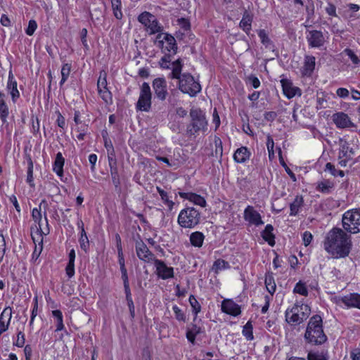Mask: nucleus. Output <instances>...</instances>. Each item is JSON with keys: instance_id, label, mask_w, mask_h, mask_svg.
<instances>
[{"instance_id": "obj_16", "label": "nucleus", "mask_w": 360, "mask_h": 360, "mask_svg": "<svg viewBox=\"0 0 360 360\" xmlns=\"http://www.w3.org/2000/svg\"><path fill=\"white\" fill-rule=\"evenodd\" d=\"M243 218L250 225L259 226L264 224L260 213L252 205H248L245 208Z\"/></svg>"}, {"instance_id": "obj_50", "label": "nucleus", "mask_w": 360, "mask_h": 360, "mask_svg": "<svg viewBox=\"0 0 360 360\" xmlns=\"http://www.w3.org/2000/svg\"><path fill=\"white\" fill-rule=\"evenodd\" d=\"M266 148L268 150L269 159L270 161H271L275 158V152H274V141L270 134H268L266 136Z\"/></svg>"}, {"instance_id": "obj_21", "label": "nucleus", "mask_w": 360, "mask_h": 360, "mask_svg": "<svg viewBox=\"0 0 360 360\" xmlns=\"http://www.w3.org/2000/svg\"><path fill=\"white\" fill-rule=\"evenodd\" d=\"M333 121L338 129L356 127V125L351 121L348 115L343 112H338L333 114Z\"/></svg>"}, {"instance_id": "obj_59", "label": "nucleus", "mask_w": 360, "mask_h": 360, "mask_svg": "<svg viewBox=\"0 0 360 360\" xmlns=\"http://www.w3.org/2000/svg\"><path fill=\"white\" fill-rule=\"evenodd\" d=\"M25 343V335L23 331L19 330L17 333L16 339L13 341V345L17 347H23Z\"/></svg>"}, {"instance_id": "obj_61", "label": "nucleus", "mask_w": 360, "mask_h": 360, "mask_svg": "<svg viewBox=\"0 0 360 360\" xmlns=\"http://www.w3.org/2000/svg\"><path fill=\"white\" fill-rule=\"evenodd\" d=\"M55 114L57 115V119L56 120V125L64 131L66 128L65 118L61 114L59 110H56L55 111Z\"/></svg>"}, {"instance_id": "obj_34", "label": "nucleus", "mask_w": 360, "mask_h": 360, "mask_svg": "<svg viewBox=\"0 0 360 360\" xmlns=\"http://www.w3.org/2000/svg\"><path fill=\"white\" fill-rule=\"evenodd\" d=\"M304 205V198L302 195H297L294 200L290 204V216L295 217L298 214L300 209Z\"/></svg>"}, {"instance_id": "obj_13", "label": "nucleus", "mask_w": 360, "mask_h": 360, "mask_svg": "<svg viewBox=\"0 0 360 360\" xmlns=\"http://www.w3.org/2000/svg\"><path fill=\"white\" fill-rule=\"evenodd\" d=\"M6 89L10 96L11 102L15 105L20 98V93L18 89V82L13 73L11 65L8 71Z\"/></svg>"}, {"instance_id": "obj_46", "label": "nucleus", "mask_w": 360, "mask_h": 360, "mask_svg": "<svg viewBox=\"0 0 360 360\" xmlns=\"http://www.w3.org/2000/svg\"><path fill=\"white\" fill-rule=\"evenodd\" d=\"M97 90L99 96L106 105H111L112 103V94L108 88Z\"/></svg>"}, {"instance_id": "obj_14", "label": "nucleus", "mask_w": 360, "mask_h": 360, "mask_svg": "<svg viewBox=\"0 0 360 360\" xmlns=\"http://www.w3.org/2000/svg\"><path fill=\"white\" fill-rule=\"evenodd\" d=\"M155 98L160 101H165L169 96L167 83L165 77L155 78L152 82Z\"/></svg>"}, {"instance_id": "obj_54", "label": "nucleus", "mask_w": 360, "mask_h": 360, "mask_svg": "<svg viewBox=\"0 0 360 360\" xmlns=\"http://www.w3.org/2000/svg\"><path fill=\"white\" fill-rule=\"evenodd\" d=\"M326 352H309L307 354V360H328Z\"/></svg>"}, {"instance_id": "obj_5", "label": "nucleus", "mask_w": 360, "mask_h": 360, "mask_svg": "<svg viewBox=\"0 0 360 360\" xmlns=\"http://www.w3.org/2000/svg\"><path fill=\"white\" fill-rule=\"evenodd\" d=\"M310 312V307L307 304L302 302H296L286 309L285 319L289 325L296 327L309 318Z\"/></svg>"}, {"instance_id": "obj_19", "label": "nucleus", "mask_w": 360, "mask_h": 360, "mask_svg": "<svg viewBox=\"0 0 360 360\" xmlns=\"http://www.w3.org/2000/svg\"><path fill=\"white\" fill-rule=\"evenodd\" d=\"M221 310L223 313L236 317L240 315L241 307L232 299H224L221 302Z\"/></svg>"}, {"instance_id": "obj_52", "label": "nucleus", "mask_w": 360, "mask_h": 360, "mask_svg": "<svg viewBox=\"0 0 360 360\" xmlns=\"http://www.w3.org/2000/svg\"><path fill=\"white\" fill-rule=\"evenodd\" d=\"M164 56L160 59L159 60V65L160 67V68L163 69V70H168V69H172V63H171V61H172V57L173 56V55H170V54H167V53H163Z\"/></svg>"}, {"instance_id": "obj_49", "label": "nucleus", "mask_w": 360, "mask_h": 360, "mask_svg": "<svg viewBox=\"0 0 360 360\" xmlns=\"http://www.w3.org/2000/svg\"><path fill=\"white\" fill-rule=\"evenodd\" d=\"M172 310L174 314L175 319L179 322L185 323L187 320L186 314L176 304L172 306Z\"/></svg>"}, {"instance_id": "obj_31", "label": "nucleus", "mask_w": 360, "mask_h": 360, "mask_svg": "<svg viewBox=\"0 0 360 360\" xmlns=\"http://www.w3.org/2000/svg\"><path fill=\"white\" fill-rule=\"evenodd\" d=\"M274 230L273 225L268 224L265 226L264 229L261 231L262 239L271 247H274L276 244V236L274 233Z\"/></svg>"}, {"instance_id": "obj_9", "label": "nucleus", "mask_w": 360, "mask_h": 360, "mask_svg": "<svg viewBox=\"0 0 360 360\" xmlns=\"http://www.w3.org/2000/svg\"><path fill=\"white\" fill-rule=\"evenodd\" d=\"M138 21L142 24L146 32L150 34H159L162 32L163 27L159 22L156 16L148 11L141 13L137 18Z\"/></svg>"}, {"instance_id": "obj_23", "label": "nucleus", "mask_w": 360, "mask_h": 360, "mask_svg": "<svg viewBox=\"0 0 360 360\" xmlns=\"http://www.w3.org/2000/svg\"><path fill=\"white\" fill-rule=\"evenodd\" d=\"M12 319V307H6L0 314V335L9 328Z\"/></svg>"}, {"instance_id": "obj_40", "label": "nucleus", "mask_w": 360, "mask_h": 360, "mask_svg": "<svg viewBox=\"0 0 360 360\" xmlns=\"http://www.w3.org/2000/svg\"><path fill=\"white\" fill-rule=\"evenodd\" d=\"M354 153L352 148H349L348 144H344L341 146L340 151V158H344L345 160L340 161L342 166H346L347 160L352 158V155Z\"/></svg>"}, {"instance_id": "obj_62", "label": "nucleus", "mask_w": 360, "mask_h": 360, "mask_svg": "<svg viewBox=\"0 0 360 360\" xmlns=\"http://www.w3.org/2000/svg\"><path fill=\"white\" fill-rule=\"evenodd\" d=\"M110 173L112 179V182L115 188H118L120 186V178L118 172V169H110Z\"/></svg>"}, {"instance_id": "obj_37", "label": "nucleus", "mask_w": 360, "mask_h": 360, "mask_svg": "<svg viewBox=\"0 0 360 360\" xmlns=\"http://www.w3.org/2000/svg\"><path fill=\"white\" fill-rule=\"evenodd\" d=\"M72 131L76 133V139L79 141H82L89 134V124L86 123L79 124L75 127H72Z\"/></svg>"}, {"instance_id": "obj_51", "label": "nucleus", "mask_w": 360, "mask_h": 360, "mask_svg": "<svg viewBox=\"0 0 360 360\" xmlns=\"http://www.w3.org/2000/svg\"><path fill=\"white\" fill-rule=\"evenodd\" d=\"M293 292L304 297H307L309 294V291L306 284L302 281H298L295 284L293 288Z\"/></svg>"}, {"instance_id": "obj_60", "label": "nucleus", "mask_w": 360, "mask_h": 360, "mask_svg": "<svg viewBox=\"0 0 360 360\" xmlns=\"http://www.w3.org/2000/svg\"><path fill=\"white\" fill-rule=\"evenodd\" d=\"M38 312V296L35 295L32 301V309L31 311L30 325H32Z\"/></svg>"}, {"instance_id": "obj_25", "label": "nucleus", "mask_w": 360, "mask_h": 360, "mask_svg": "<svg viewBox=\"0 0 360 360\" xmlns=\"http://www.w3.org/2000/svg\"><path fill=\"white\" fill-rule=\"evenodd\" d=\"M44 236V235H41V234H38V235L31 234L32 240L33 243H34V249L32 252V258H31V261L34 263H35L37 262V260L38 259V258L39 257V256L42 252Z\"/></svg>"}, {"instance_id": "obj_44", "label": "nucleus", "mask_w": 360, "mask_h": 360, "mask_svg": "<svg viewBox=\"0 0 360 360\" xmlns=\"http://www.w3.org/2000/svg\"><path fill=\"white\" fill-rule=\"evenodd\" d=\"M78 241L80 248L84 252H88L90 248V242L86 231L79 233Z\"/></svg>"}, {"instance_id": "obj_6", "label": "nucleus", "mask_w": 360, "mask_h": 360, "mask_svg": "<svg viewBox=\"0 0 360 360\" xmlns=\"http://www.w3.org/2000/svg\"><path fill=\"white\" fill-rule=\"evenodd\" d=\"M200 220L201 212L193 207L184 208L177 217V223L182 229H194L200 224Z\"/></svg>"}, {"instance_id": "obj_29", "label": "nucleus", "mask_w": 360, "mask_h": 360, "mask_svg": "<svg viewBox=\"0 0 360 360\" xmlns=\"http://www.w3.org/2000/svg\"><path fill=\"white\" fill-rule=\"evenodd\" d=\"M65 160L61 152H58L52 165V170L62 180L64 175V165Z\"/></svg>"}, {"instance_id": "obj_63", "label": "nucleus", "mask_w": 360, "mask_h": 360, "mask_svg": "<svg viewBox=\"0 0 360 360\" xmlns=\"http://www.w3.org/2000/svg\"><path fill=\"white\" fill-rule=\"evenodd\" d=\"M37 21L34 19L30 20L28 22V25L25 29V33L28 36H32L37 29Z\"/></svg>"}, {"instance_id": "obj_24", "label": "nucleus", "mask_w": 360, "mask_h": 360, "mask_svg": "<svg viewBox=\"0 0 360 360\" xmlns=\"http://www.w3.org/2000/svg\"><path fill=\"white\" fill-rule=\"evenodd\" d=\"M316 66V58L314 56L306 55L304 56V64L301 69L302 77H310Z\"/></svg>"}, {"instance_id": "obj_64", "label": "nucleus", "mask_w": 360, "mask_h": 360, "mask_svg": "<svg viewBox=\"0 0 360 360\" xmlns=\"http://www.w3.org/2000/svg\"><path fill=\"white\" fill-rule=\"evenodd\" d=\"M246 84L247 85L250 84L254 89H258L261 85V82L258 77L253 75H250L247 78Z\"/></svg>"}, {"instance_id": "obj_33", "label": "nucleus", "mask_w": 360, "mask_h": 360, "mask_svg": "<svg viewBox=\"0 0 360 360\" xmlns=\"http://www.w3.org/2000/svg\"><path fill=\"white\" fill-rule=\"evenodd\" d=\"M335 187V184L330 179H323L317 182L316 190L323 194H329Z\"/></svg>"}, {"instance_id": "obj_41", "label": "nucleus", "mask_w": 360, "mask_h": 360, "mask_svg": "<svg viewBox=\"0 0 360 360\" xmlns=\"http://www.w3.org/2000/svg\"><path fill=\"white\" fill-rule=\"evenodd\" d=\"M72 69V63H63L61 67L60 74L61 79L59 82V85L61 87L68 79L69 76L71 72Z\"/></svg>"}, {"instance_id": "obj_56", "label": "nucleus", "mask_w": 360, "mask_h": 360, "mask_svg": "<svg viewBox=\"0 0 360 360\" xmlns=\"http://www.w3.org/2000/svg\"><path fill=\"white\" fill-rule=\"evenodd\" d=\"M257 34L260 39L261 43L266 47H268L271 44L272 41L269 37V34L265 30L260 29L257 30Z\"/></svg>"}, {"instance_id": "obj_8", "label": "nucleus", "mask_w": 360, "mask_h": 360, "mask_svg": "<svg viewBox=\"0 0 360 360\" xmlns=\"http://www.w3.org/2000/svg\"><path fill=\"white\" fill-rule=\"evenodd\" d=\"M191 123L187 126V133L195 136L200 131L207 129V121L205 112L200 108L191 109L190 111Z\"/></svg>"}, {"instance_id": "obj_35", "label": "nucleus", "mask_w": 360, "mask_h": 360, "mask_svg": "<svg viewBox=\"0 0 360 360\" xmlns=\"http://www.w3.org/2000/svg\"><path fill=\"white\" fill-rule=\"evenodd\" d=\"M265 288L267 292L270 294L269 296L273 297V295L276 290V284L275 282L274 276L273 273L267 272L265 274L264 279Z\"/></svg>"}, {"instance_id": "obj_12", "label": "nucleus", "mask_w": 360, "mask_h": 360, "mask_svg": "<svg viewBox=\"0 0 360 360\" xmlns=\"http://www.w3.org/2000/svg\"><path fill=\"white\" fill-rule=\"evenodd\" d=\"M331 301L343 308L360 309V294L357 292H350L344 296H335L331 299Z\"/></svg>"}, {"instance_id": "obj_7", "label": "nucleus", "mask_w": 360, "mask_h": 360, "mask_svg": "<svg viewBox=\"0 0 360 360\" xmlns=\"http://www.w3.org/2000/svg\"><path fill=\"white\" fill-rule=\"evenodd\" d=\"M342 226L350 236L360 233V208H352L345 212L342 217Z\"/></svg>"}, {"instance_id": "obj_22", "label": "nucleus", "mask_w": 360, "mask_h": 360, "mask_svg": "<svg viewBox=\"0 0 360 360\" xmlns=\"http://www.w3.org/2000/svg\"><path fill=\"white\" fill-rule=\"evenodd\" d=\"M10 115L7 95L3 90H0V120L3 124H8V119Z\"/></svg>"}, {"instance_id": "obj_47", "label": "nucleus", "mask_w": 360, "mask_h": 360, "mask_svg": "<svg viewBox=\"0 0 360 360\" xmlns=\"http://www.w3.org/2000/svg\"><path fill=\"white\" fill-rule=\"evenodd\" d=\"M8 199L9 203L12 205L13 209L15 210L16 214H15V217L18 221V218L20 217L21 215V207L17 198V196L15 194H12L8 196Z\"/></svg>"}, {"instance_id": "obj_30", "label": "nucleus", "mask_w": 360, "mask_h": 360, "mask_svg": "<svg viewBox=\"0 0 360 360\" xmlns=\"http://www.w3.org/2000/svg\"><path fill=\"white\" fill-rule=\"evenodd\" d=\"M203 329L194 323H191L186 328V338L192 345H195L197 335L201 334Z\"/></svg>"}, {"instance_id": "obj_20", "label": "nucleus", "mask_w": 360, "mask_h": 360, "mask_svg": "<svg viewBox=\"0 0 360 360\" xmlns=\"http://www.w3.org/2000/svg\"><path fill=\"white\" fill-rule=\"evenodd\" d=\"M283 94L288 99L297 96H301L302 91L300 88L293 86L292 82L288 79H283L281 81Z\"/></svg>"}, {"instance_id": "obj_45", "label": "nucleus", "mask_w": 360, "mask_h": 360, "mask_svg": "<svg viewBox=\"0 0 360 360\" xmlns=\"http://www.w3.org/2000/svg\"><path fill=\"white\" fill-rule=\"evenodd\" d=\"M34 165L31 158H29L27 161V178L26 182L29 184L31 188L34 187Z\"/></svg>"}, {"instance_id": "obj_27", "label": "nucleus", "mask_w": 360, "mask_h": 360, "mask_svg": "<svg viewBox=\"0 0 360 360\" xmlns=\"http://www.w3.org/2000/svg\"><path fill=\"white\" fill-rule=\"evenodd\" d=\"M254 15L250 11L245 10L243 13L242 19L239 22V27L248 35L252 30V23L253 22Z\"/></svg>"}, {"instance_id": "obj_15", "label": "nucleus", "mask_w": 360, "mask_h": 360, "mask_svg": "<svg viewBox=\"0 0 360 360\" xmlns=\"http://www.w3.org/2000/svg\"><path fill=\"white\" fill-rule=\"evenodd\" d=\"M153 264L155 267V274L159 278L167 280L174 278V268L168 266L164 261L157 259L154 260Z\"/></svg>"}, {"instance_id": "obj_28", "label": "nucleus", "mask_w": 360, "mask_h": 360, "mask_svg": "<svg viewBox=\"0 0 360 360\" xmlns=\"http://www.w3.org/2000/svg\"><path fill=\"white\" fill-rule=\"evenodd\" d=\"M179 195L180 198L188 200L190 202H193L195 205H199L202 207H205L206 206L207 202L205 198L195 193L180 191L179 192Z\"/></svg>"}, {"instance_id": "obj_48", "label": "nucleus", "mask_w": 360, "mask_h": 360, "mask_svg": "<svg viewBox=\"0 0 360 360\" xmlns=\"http://www.w3.org/2000/svg\"><path fill=\"white\" fill-rule=\"evenodd\" d=\"M277 150H278V154L279 162H280L281 165L284 168L285 171L289 175L290 179H292V180L295 181L296 179L295 174L290 169V167L288 166V165L285 162V160H284V159L283 158V154H282L281 148L280 147H278L277 148Z\"/></svg>"}, {"instance_id": "obj_1", "label": "nucleus", "mask_w": 360, "mask_h": 360, "mask_svg": "<svg viewBox=\"0 0 360 360\" xmlns=\"http://www.w3.org/2000/svg\"><path fill=\"white\" fill-rule=\"evenodd\" d=\"M324 250L334 259L347 257L352 250V237L339 227H333L326 233L323 241Z\"/></svg>"}, {"instance_id": "obj_36", "label": "nucleus", "mask_w": 360, "mask_h": 360, "mask_svg": "<svg viewBox=\"0 0 360 360\" xmlns=\"http://www.w3.org/2000/svg\"><path fill=\"white\" fill-rule=\"evenodd\" d=\"M189 240L192 246L200 248L204 243L205 235L202 232L197 231L191 233Z\"/></svg>"}, {"instance_id": "obj_42", "label": "nucleus", "mask_w": 360, "mask_h": 360, "mask_svg": "<svg viewBox=\"0 0 360 360\" xmlns=\"http://www.w3.org/2000/svg\"><path fill=\"white\" fill-rule=\"evenodd\" d=\"M242 335L247 341H252L255 339L253 334V325L251 320L248 321V322L243 326Z\"/></svg>"}, {"instance_id": "obj_53", "label": "nucleus", "mask_w": 360, "mask_h": 360, "mask_svg": "<svg viewBox=\"0 0 360 360\" xmlns=\"http://www.w3.org/2000/svg\"><path fill=\"white\" fill-rule=\"evenodd\" d=\"M230 268V265L228 262L222 259H216L213 264V269L216 273L219 271L224 270Z\"/></svg>"}, {"instance_id": "obj_57", "label": "nucleus", "mask_w": 360, "mask_h": 360, "mask_svg": "<svg viewBox=\"0 0 360 360\" xmlns=\"http://www.w3.org/2000/svg\"><path fill=\"white\" fill-rule=\"evenodd\" d=\"M326 170L329 171L330 173L335 177H337V176L344 177L345 176V172L343 170L336 169L335 167V165L333 164H332L331 162L326 163Z\"/></svg>"}, {"instance_id": "obj_4", "label": "nucleus", "mask_w": 360, "mask_h": 360, "mask_svg": "<svg viewBox=\"0 0 360 360\" xmlns=\"http://www.w3.org/2000/svg\"><path fill=\"white\" fill-rule=\"evenodd\" d=\"M47 207V201L43 199L37 207H34L31 210V217L34 222L30 227L31 234L44 236L49 234L50 228L46 210Z\"/></svg>"}, {"instance_id": "obj_17", "label": "nucleus", "mask_w": 360, "mask_h": 360, "mask_svg": "<svg viewBox=\"0 0 360 360\" xmlns=\"http://www.w3.org/2000/svg\"><path fill=\"white\" fill-rule=\"evenodd\" d=\"M136 252L138 258L144 262H154L155 258L154 254L148 249L143 240L137 241L135 245Z\"/></svg>"}, {"instance_id": "obj_43", "label": "nucleus", "mask_w": 360, "mask_h": 360, "mask_svg": "<svg viewBox=\"0 0 360 360\" xmlns=\"http://www.w3.org/2000/svg\"><path fill=\"white\" fill-rule=\"evenodd\" d=\"M111 8L113 16L118 20H121L123 17V12H122V1H114V2L111 3Z\"/></svg>"}, {"instance_id": "obj_3", "label": "nucleus", "mask_w": 360, "mask_h": 360, "mask_svg": "<svg viewBox=\"0 0 360 360\" xmlns=\"http://www.w3.org/2000/svg\"><path fill=\"white\" fill-rule=\"evenodd\" d=\"M304 337L306 342L311 345H322L327 342L328 337L323 330V319L320 315L314 314L309 319Z\"/></svg>"}, {"instance_id": "obj_10", "label": "nucleus", "mask_w": 360, "mask_h": 360, "mask_svg": "<svg viewBox=\"0 0 360 360\" xmlns=\"http://www.w3.org/2000/svg\"><path fill=\"white\" fill-rule=\"evenodd\" d=\"M158 46L162 53L174 56L177 53L178 46L174 36L167 32H160L156 37Z\"/></svg>"}, {"instance_id": "obj_58", "label": "nucleus", "mask_w": 360, "mask_h": 360, "mask_svg": "<svg viewBox=\"0 0 360 360\" xmlns=\"http://www.w3.org/2000/svg\"><path fill=\"white\" fill-rule=\"evenodd\" d=\"M108 87L107 73L105 70H101L97 82V89H105Z\"/></svg>"}, {"instance_id": "obj_39", "label": "nucleus", "mask_w": 360, "mask_h": 360, "mask_svg": "<svg viewBox=\"0 0 360 360\" xmlns=\"http://www.w3.org/2000/svg\"><path fill=\"white\" fill-rule=\"evenodd\" d=\"M156 190L159 193L163 203L167 207L169 211H172L174 206V202L171 199L172 197L169 195V193L167 191L163 190L160 186H156Z\"/></svg>"}, {"instance_id": "obj_55", "label": "nucleus", "mask_w": 360, "mask_h": 360, "mask_svg": "<svg viewBox=\"0 0 360 360\" xmlns=\"http://www.w3.org/2000/svg\"><path fill=\"white\" fill-rule=\"evenodd\" d=\"M343 54H345L351 60L352 64L355 65H360V59L358 56L354 53L353 50L349 48H346L342 51Z\"/></svg>"}, {"instance_id": "obj_38", "label": "nucleus", "mask_w": 360, "mask_h": 360, "mask_svg": "<svg viewBox=\"0 0 360 360\" xmlns=\"http://www.w3.org/2000/svg\"><path fill=\"white\" fill-rule=\"evenodd\" d=\"M188 302L191 307V312L193 315V321L195 322L197 319L198 314L200 313L202 309V306L196 299L194 295H190L188 297Z\"/></svg>"}, {"instance_id": "obj_2", "label": "nucleus", "mask_w": 360, "mask_h": 360, "mask_svg": "<svg viewBox=\"0 0 360 360\" xmlns=\"http://www.w3.org/2000/svg\"><path fill=\"white\" fill-rule=\"evenodd\" d=\"M183 67L184 63L181 58L173 61L169 78L178 79L177 86L180 91L191 97H195L201 91V85L198 79H195L191 73H182Z\"/></svg>"}, {"instance_id": "obj_18", "label": "nucleus", "mask_w": 360, "mask_h": 360, "mask_svg": "<svg viewBox=\"0 0 360 360\" xmlns=\"http://www.w3.org/2000/svg\"><path fill=\"white\" fill-rule=\"evenodd\" d=\"M307 40L310 48H321L324 45L325 39L321 30H310L307 34Z\"/></svg>"}, {"instance_id": "obj_32", "label": "nucleus", "mask_w": 360, "mask_h": 360, "mask_svg": "<svg viewBox=\"0 0 360 360\" xmlns=\"http://www.w3.org/2000/svg\"><path fill=\"white\" fill-rule=\"evenodd\" d=\"M51 315L55 319L56 329L55 333L64 332L65 334H68V330L65 326L63 322V315L60 309L52 310Z\"/></svg>"}, {"instance_id": "obj_26", "label": "nucleus", "mask_w": 360, "mask_h": 360, "mask_svg": "<svg viewBox=\"0 0 360 360\" xmlns=\"http://www.w3.org/2000/svg\"><path fill=\"white\" fill-rule=\"evenodd\" d=\"M251 155V151L248 147L240 146L235 150L233 158L236 163L245 164L250 160Z\"/></svg>"}, {"instance_id": "obj_11", "label": "nucleus", "mask_w": 360, "mask_h": 360, "mask_svg": "<svg viewBox=\"0 0 360 360\" xmlns=\"http://www.w3.org/2000/svg\"><path fill=\"white\" fill-rule=\"evenodd\" d=\"M152 106V92L148 82H143L135 108L136 111L149 112Z\"/></svg>"}]
</instances>
